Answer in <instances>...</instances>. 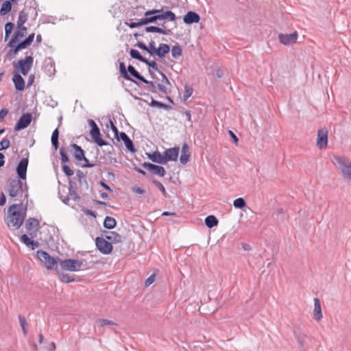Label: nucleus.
Wrapping results in <instances>:
<instances>
[{
  "mask_svg": "<svg viewBox=\"0 0 351 351\" xmlns=\"http://www.w3.org/2000/svg\"><path fill=\"white\" fill-rule=\"evenodd\" d=\"M200 17L199 14L193 11L188 12L184 16V22L186 24H192L198 23Z\"/></svg>",
  "mask_w": 351,
  "mask_h": 351,
  "instance_id": "nucleus-19",
  "label": "nucleus"
},
{
  "mask_svg": "<svg viewBox=\"0 0 351 351\" xmlns=\"http://www.w3.org/2000/svg\"><path fill=\"white\" fill-rule=\"evenodd\" d=\"M123 143H124L126 148L130 152L134 153V152H135L136 151L135 147H134V143H133L132 141L130 138H128L127 140H125Z\"/></svg>",
  "mask_w": 351,
  "mask_h": 351,
  "instance_id": "nucleus-43",
  "label": "nucleus"
},
{
  "mask_svg": "<svg viewBox=\"0 0 351 351\" xmlns=\"http://www.w3.org/2000/svg\"><path fill=\"white\" fill-rule=\"evenodd\" d=\"M26 215V206L23 204H14L8 208L5 222L9 228L19 229L23 225Z\"/></svg>",
  "mask_w": 351,
  "mask_h": 351,
  "instance_id": "nucleus-1",
  "label": "nucleus"
},
{
  "mask_svg": "<svg viewBox=\"0 0 351 351\" xmlns=\"http://www.w3.org/2000/svg\"><path fill=\"white\" fill-rule=\"evenodd\" d=\"M190 158V153H181V156L180 157V163L182 165L186 164Z\"/></svg>",
  "mask_w": 351,
  "mask_h": 351,
  "instance_id": "nucleus-46",
  "label": "nucleus"
},
{
  "mask_svg": "<svg viewBox=\"0 0 351 351\" xmlns=\"http://www.w3.org/2000/svg\"><path fill=\"white\" fill-rule=\"evenodd\" d=\"M105 239L110 243H120L122 237L115 232H109L105 235Z\"/></svg>",
  "mask_w": 351,
  "mask_h": 351,
  "instance_id": "nucleus-23",
  "label": "nucleus"
},
{
  "mask_svg": "<svg viewBox=\"0 0 351 351\" xmlns=\"http://www.w3.org/2000/svg\"><path fill=\"white\" fill-rule=\"evenodd\" d=\"M143 167L149 170L152 173L163 177L165 175V170L162 166L156 165L149 162H144Z\"/></svg>",
  "mask_w": 351,
  "mask_h": 351,
  "instance_id": "nucleus-16",
  "label": "nucleus"
},
{
  "mask_svg": "<svg viewBox=\"0 0 351 351\" xmlns=\"http://www.w3.org/2000/svg\"><path fill=\"white\" fill-rule=\"evenodd\" d=\"M82 160L84 162V164H82V167H93L95 166V164L90 163L88 160L84 156V158H82Z\"/></svg>",
  "mask_w": 351,
  "mask_h": 351,
  "instance_id": "nucleus-58",
  "label": "nucleus"
},
{
  "mask_svg": "<svg viewBox=\"0 0 351 351\" xmlns=\"http://www.w3.org/2000/svg\"><path fill=\"white\" fill-rule=\"evenodd\" d=\"M117 325L114 322L107 319H99L96 322V326L98 327H103L105 326H115Z\"/></svg>",
  "mask_w": 351,
  "mask_h": 351,
  "instance_id": "nucleus-37",
  "label": "nucleus"
},
{
  "mask_svg": "<svg viewBox=\"0 0 351 351\" xmlns=\"http://www.w3.org/2000/svg\"><path fill=\"white\" fill-rule=\"evenodd\" d=\"M14 25L12 22H8L5 25V29L12 32Z\"/></svg>",
  "mask_w": 351,
  "mask_h": 351,
  "instance_id": "nucleus-64",
  "label": "nucleus"
},
{
  "mask_svg": "<svg viewBox=\"0 0 351 351\" xmlns=\"http://www.w3.org/2000/svg\"><path fill=\"white\" fill-rule=\"evenodd\" d=\"M60 154L61 156V160L62 163H66L69 161V157L66 155V153L64 148H61L60 150Z\"/></svg>",
  "mask_w": 351,
  "mask_h": 351,
  "instance_id": "nucleus-49",
  "label": "nucleus"
},
{
  "mask_svg": "<svg viewBox=\"0 0 351 351\" xmlns=\"http://www.w3.org/2000/svg\"><path fill=\"white\" fill-rule=\"evenodd\" d=\"M35 37V34L34 33L29 34L23 41L21 42L23 45L26 48H27L33 42Z\"/></svg>",
  "mask_w": 351,
  "mask_h": 351,
  "instance_id": "nucleus-42",
  "label": "nucleus"
},
{
  "mask_svg": "<svg viewBox=\"0 0 351 351\" xmlns=\"http://www.w3.org/2000/svg\"><path fill=\"white\" fill-rule=\"evenodd\" d=\"M58 136H59L58 129L56 128L53 130L52 135H51V144L54 147L55 149H57L59 146Z\"/></svg>",
  "mask_w": 351,
  "mask_h": 351,
  "instance_id": "nucleus-36",
  "label": "nucleus"
},
{
  "mask_svg": "<svg viewBox=\"0 0 351 351\" xmlns=\"http://www.w3.org/2000/svg\"><path fill=\"white\" fill-rule=\"evenodd\" d=\"M12 81L15 88L17 90L22 91L25 88V80L19 73H15L12 77Z\"/></svg>",
  "mask_w": 351,
  "mask_h": 351,
  "instance_id": "nucleus-20",
  "label": "nucleus"
},
{
  "mask_svg": "<svg viewBox=\"0 0 351 351\" xmlns=\"http://www.w3.org/2000/svg\"><path fill=\"white\" fill-rule=\"evenodd\" d=\"M156 43L154 40H151L149 43V47H148V51L147 52L151 55V56H155V53L156 51Z\"/></svg>",
  "mask_w": 351,
  "mask_h": 351,
  "instance_id": "nucleus-44",
  "label": "nucleus"
},
{
  "mask_svg": "<svg viewBox=\"0 0 351 351\" xmlns=\"http://www.w3.org/2000/svg\"><path fill=\"white\" fill-rule=\"evenodd\" d=\"M28 18V14L22 10L19 12L18 20L16 22V31L14 33L13 38L10 40L8 44L9 47H13L14 43H18L22 38L27 34V28L24 26Z\"/></svg>",
  "mask_w": 351,
  "mask_h": 351,
  "instance_id": "nucleus-4",
  "label": "nucleus"
},
{
  "mask_svg": "<svg viewBox=\"0 0 351 351\" xmlns=\"http://www.w3.org/2000/svg\"><path fill=\"white\" fill-rule=\"evenodd\" d=\"M130 55L132 58L136 59L142 62H146V58L141 55L139 51L135 49H131Z\"/></svg>",
  "mask_w": 351,
  "mask_h": 351,
  "instance_id": "nucleus-34",
  "label": "nucleus"
},
{
  "mask_svg": "<svg viewBox=\"0 0 351 351\" xmlns=\"http://www.w3.org/2000/svg\"><path fill=\"white\" fill-rule=\"evenodd\" d=\"M144 63H145L149 67V72L152 77H154V73L153 71H156L158 73H159V71H160L158 69V66L156 61H154V60L149 61L146 58V62H144Z\"/></svg>",
  "mask_w": 351,
  "mask_h": 351,
  "instance_id": "nucleus-28",
  "label": "nucleus"
},
{
  "mask_svg": "<svg viewBox=\"0 0 351 351\" xmlns=\"http://www.w3.org/2000/svg\"><path fill=\"white\" fill-rule=\"evenodd\" d=\"M130 28H136L138 27H140L141 25H143V23H141V19L139 20L138 22H130L129 23H126Z\"/></svg>",
  "mask_w": 351,
  "mask_h": 351,
  "instance_id": "nucleus-54",
  "label": "nucleus"
},
{
  "mask_svg": "<svg viewBox=\"0 0 351 351\" xmlns=\"http://www.w3.org/2000/svg\"><path fill=\"white\" fill-rule=\"evenodd\" d=\"M28 162L29 160L27 158H23L17 165L16 171L19 179L26 181Z\"/></svg>",
  "mask_w": 351,
  "mask_h": 351,
  "instance_id": "nucleus-11",
  "label": "nucleus"
},
{
  "mask_svg": "<svg viewBox=\"0 0 351 351\" xmlns=\"http://www.w3.org/2000/svg\"><path fill=\"white\" fill-rule=\"evenodd\" d=\"M279 40L285 45H289L296 43L298 38V33L296 32L289 34H280L278 36Z\"/></svg>",
  "mask_w": 351,
  "mask_h": 351,
  "instance_id": "nucleus-15",
  "label": "nucleus"
},
{
  "mask_svg": "<svg viewBox=\"0 0 351 351\" xmlns=\"http://www.w3.org/2000/svg\"><path fill=\"white\" fill-rule=\"evenodd\" d=\"M60 265L64 270L75 271L80 269L82 263L78 260L66 259L61 261Z\"/></svg>",
  "mask_w": 351,
  "mask_h": 351,
  "instance_id": "nucleus-8",
  "label": "nucleus"
},
{
  "mask_svg": "<svg viewBox=\"0 0 351 351\" xmlns=\"http://www.w3.org/2000/svg\"><path fill=\"white\" fill-rule=\"evenodd\" d=\"M71 153L73 156L77 160V161H82V158H84V152L82 149L81 147L77 145V144H72L71 145Z\"/></svg>",
  "mask_w": 351,
  "mask_h": 351,
  "instance_id": "nucleus-18",
  "label": "nucleus"
},
{
  "mask_svg": "<svg viewBox=\"0 0 351 351\" xmlns=\"http://www.w3.org/2000/svg\"><path fill=\"white\" fill-rule=\"evenodd\" d=\"M34 58L31 56H26L23 59L18 61L17 65H14L15 69H19L23 75L28 74L33 66Z\"/></svg>",
  "mask_w": 351,
  "mask_h": 351,
  "instance_id": "nucleus-6",
  "label": "nucleus"
},
{
  "mask_svg": "<svg viewBox=\"0 0 351 351\" xmlns=\"http://www.w3.org/2000/svg\"><path fill=\"white\" fill-rule=\"evenodd\" d=\"M19 320L20 326L22 328L23 334H24V335H26L27 333V330L26 328V325H27L26 319L23 315H20L19 316Z\"/></svg>",
  "mask_w": 351,
  "mask_h": 351,
  "instance_id": "nucleus-41",
  "label": "nucleus"
},
{
  "mask_svg": "<svg viewBox=\"0 0 351 351\" xmlns=\"http://www.w3.org/2000/svg\"><path fill=\"white\" fill-rule=\"evenodd\" d=\"M8 193L11 197L24 196V198L28 197V186L26 181L21 179H13L10 181L8 186Z\"/></svg>",
  "mask_w": 351,
  "mask_h": 351,
  "instance_id": "nucleus-3",
  "label": "nucleus"
},
{
  "mask_svg": "<svg viewBox=\"0 0 351 351\" xmlns=\"http://www.w3.org/2000/svg\"><path fill=\"white\" fill-rule=\"evenodd\" d=\"M37 256L47 269H52L57 264V261L45 251L38 250L37 252Z\"/></svg>",
  "mask_w": 351,
  "mask_h": 351,
  "instance_id": "nucleus-9",
  "label": "nucleus"
},
{
  "mask_svg": "<svg viewBox=\"0 0 351 351\" xmlns=\"http://www.w3.org/2000/svg\"><path fill=\"white\" fill-rule=\"evenodd\" d=\"M12 10V3L10 1H5L1 9H0V15L4 16L6 14H8L9 12H10Z\"/></svg>",
  "mask_w": 351,
  "mask_h": 351,
  "instance_id": "nucleus-32",
  "label": "nucleus"
},
{
  "mask_svg": "<svg viewBox=\"0 0 351 351\" xmlns=\"http://www.w3.org/2000/svg\"><path fill=\"white\" fill-rule=\"evenodd\" d=\"M167 19L171 21H176V14L171 10L164 12L162 9H154L145 12V17L141 19V23L145 25L156 21Z\"/></svg>",
  "mask_w": 351,
  "mask_h": 351,
  "instance_id": "nucleus-2",
  "label": "nucleus"
},
{
  "mask_svg": "<svg viewBox=\"0 0 351 351\" xmlns=\"http://www.w3.org/2000/svg\"><path fill=\"white\" fill-rule=\"evenodd\" d=\"M170 51V47L167 44L160 43L159 47L156 49L155 55H157L159 58H163L167 53Z\"/></svg>",
  "mask_w": 351,
  "mask_h": 351,
  "instance_id": "nucleus-22",
  "label": "nucleus"
},
{
  "mask_svg": "<svg viewBox=\"0 0 351 351\" xmlns=\"http://www.w3.org/2000/svg\"><path fill=\"white\" fill-rule=\"evenodd\" d=\"M88 124L91 128L90 136L94 141L100 147L106 145L107 143L101 138L100 130L96 123L93 119H89Z\"/></svg>",
  "mask_w": 351,
  "mask_h": 351,
  "instance_id": "nucleus-7",
  "label": "nucleus"
},
{
  "mask_svg": "<svg viewBox=\"0 0 351 351\" xmlns=\"http://www.w3.org/2000/svg\"><path fill=\"white\" fill-rule=\"evenodd\" d=\"M133 191H134L135 193L140 194V195H142L145 193V190L143 188L139 187V186H135L133 189Z\"/></svg>",
  "mask_w": 351,
  "mask_h": 351,
  "instance_id": "nucleus-63",
  "label": "nucleus"
},
{
  "mask_svg": "<svg viewBox=\"0 0 351 351\" xmlns=\"http://www.w3.org/2000/svg\"><path fill=\"white\" fill-rule=\"evenodd\" d=\"M119 69H120V72H121V74L122 75V76L127 80H130V81H132V82H134L131 77H130V75L128 74V70L126 69L125 68V65L124 64V62H119Z\"/></svg>",
  "mask_w": 351,
  "mask_h": 351,
  "instance_id": "nucleus-35",
  "label": "nucleus"
},
{
  "mask_svg": "<svg viewBox=\"0 0 351 351\" xmlns=\"http://www.w3.org/2000/svg\"><path fill=\"white\" fill-rule=\"evenodd\" d=\"M69 195L75 200H78L80 199L79 195L77 192V187L75 186V183L71 180L69 182Z\"/></svg>",
  "mask_w": 351,
  "mask_h": 351,
  "instance_id": "nucleus-24",
  "label": "nucleus"
},
{
  "mask_svg": "<svg viewBox=\"0 0 351 351\" xmlns=\"http://www.w3.org/2000/svg\"><path fill=\"white\" fill-rule=\"evenodd\" d=\"M136 46H137L138 47L141 48V49H143V50H144V51H147H147H148V47H147L145 44H144L143 43L138 42V43H136Z\"/></svg>",
  "mask_w": 351,
  "mask_h": 351,
  "instance_id": "nucleus-61",
  "label": "nucleus"
},
{
  "mask_svg": "<svg viewBox=\"0 0 351 351\" xmlns=\"http://www.w3.org/2000/svg\"><path fill=\"white\" fill-rule=\"evenodd\" d=\"M193 90L190 88H185L184 94H183V98L184 100L186 101L192 95Z\"/></svg>",
  "mask_w": 351,
  "mask_h": 351,
  "instance_id": "nucleus-53",
  "label": "nucleus"
},
{
  "mask_svg": "<svg viewBox=\"0 0 351 351\" xmlns=\"http://www.w3.org/2000/svg\"><path fill=\"white\" fill-rule=\"evenodd\" d=\"M8 110L6 108H3L0 110V122H2L5 118V117L8 114Z\"/></svg>",
  "mask_w": 351,
  "mask_h": 351,
  "instance_id": "nucleus-57",
  "label": "nucleus"
},
{
  "mask_svg": "<svg viewBox=\"0 0 351 351\" xmlns=\"http://www.w3.org/2000/svg\"><path fill=\"white\" fill-rule=\"evenodd\" d=\"M10 146V140L8 138H5L0 142V151L9 148Z\"/></svg>",
  "mask_w": 351,
  "mask_h": 351,
  "instance_id": "nucleus-45",
  "label": "nucleus"
},
{
  "mask_svg": "<svg viewBox=\"0 0 351 351\" xmlns=\"http://www.w3.org/2000/svg\"><path fill=\"white\" fill-rule=\"evenodd\" d=\"M77 178L80 188L82 189L87 190L88 189V184L85 174L82 171L78 170L77 172Z\"/></svg>",
  "mask_w": 351,
  "mask_h": 351,
  "instance_id": "nucleus-21",
  "label": "nucleus"
},
{
  "mask_svg": "<svg viewBox=\"0 0 351 351\" xmlns=\"http://www.w3.org/2000/svg\"><path fill=\"white\" fill-rule=\"evenodd\" d=\"M39 225L38 221L35 218H29L25 223V228L27 231H30L32 228L37 227Z\"/></svg>",
  "mask_w": 351,
  "mask_h": 351,
  "instance_id": "nucleus-33",
  "label": "nucleus"
},
{
  "mask_svg": "<svg viewBox=\"0 0 351 351\" xmlns=\"http://www.w3.org/2000/svg\"><path fill=\"white\" fill-rule=\"evenodd\" d=\"M150 106L152 107H157V108H167L166 104H165L160 101H156L154 99H152Z\"/></svg>",
  "mask_w": 351,
  "mask_h": 351,
  "instance_id": "nucleus-48",
  "label": "nucleus"
},
{
  "mask_svg": "<svg viewBox=\"0 0 351 351\" xmlns=\"http://www.w3.org/2000/svg\"><path fill=\"white\" fill-rule=\"evenodd\" d=\"M149 158L154 162L159 164H165L163 154L160 153L159 152H154L152 154L149 155Z\"/></svg>",
  "mask_w": 351,
  "mask_h": 351,
  "instance_id": "nucleus-26",
  "label": "nucleus"
},
{
  "mask_svg": "<svg viewBox=\"0 0 351 351\" xmlns=\"http://www.w3.org/2000/svg\"><path fill=\"white\" fill-rule=\"evenodd\" d=\"M32 121V115L29 112L24 113L19 119L14 126L15 131H19L21 130L26 128Z\"/></svg>",
  "mask_w": 351,
  "mask_h": 351,
  "instance_id": "nucleus-12",
  "label": "nucleus"
},
{
  "mask_svg": "<svg viewBox=\"0 0 351 351\" xmlns=\"http://www.w3.org/2000/svg\"><path fill=\"white\" fill-rule=\"evenodd\" d=\"M218 222V219L214 215H208L205 219V224L209 228H212L217 226Z\"/></svg>",
  "mask_w": 351,
  "mask_h": 351,
  "instance_id": "nucleus-29",
  "label": "nucleus"
},
{
  "mask_svg": "<svg viewBox=\"0 0 351 351\" xmlns=\"http://www.w3.org/2000/svg\"><path fill=\"white\" fill-rule=\"evenodd\" d=\"M34 79H35L34 75L31 74L30 75H29L28 80H27V87H30L32 85V84L34 82Z\"/></svg>",
  "mask_w": 351,
  "mask_h": 351,
  "instance_id": "nucleus-62",
  "label": "nucleus"
},
{
  "mask_svg": "<svg viewBox=\"0 0 351 351\" xmlns=\"http://www.w3.org/2000/svg\"><path fill=\"white\" fill-rule=\"evenodd\" d=\"M21 241L27 247H31L32 250L38 247V243L31 240L26 234H23L21 237Z\"/></svg>",
  "mask_w": 351,
  "mask_h": 351,
  "instance_id": "nucleus-25",
  "label": "nucleus"
},
{
  "mask_svg": "<svg viewBox=\"0 0 351 351\" xmlns=\"http://www.w3.org/2000/svg\"><path fill=\"white\" fill-rule=\"evenodd\" d=\"M157 87L161 93H165V94H166L167 93V88H166V86L164 84H157Z\"/></svg>",
  "mask_w": 351,
  "mask_h": 351,
  "instance_id": "nucleus-59",
  "label": "nucleus"
},
{
  "mask_svg": "<svg viewBox=\"0 0 351 351\" xmlns=\"http://www.w3.org/2000/svg\"><path fill=\"white\" fill-rule=\"evenodd\" d=\"M179 147H175L166 149L163 153L165 164L169 161H176L179 155Z\"/></svg>",
  "mask_w": 351,
  "mask_h": 351,
  "instance_id": "nucleus-14",
  "label": "nucleus"
},
{
  "mask_svg": "<svg viewBox=\"0 0 351 351\" xmlns=\"http://www.w3.org/2000/svg\"><path fill=\"white\" fill-rule=\"evenodd\" d=\"M314 309L313 317L316 321H319L322 318V307L319 300L317 298H315L314 300Z\"/></svg>",
  "mask_w": 351,
  "mask_h": 351,
  "instance_id": "nucleus-17",
  "label": "nucleus"
},
{
  "mask_svg": "<svg viewBox=\"0 0 351 351\" xmlns=\"http://www.w3.org/2000/svg\"><path fill=\"white\" fill-rule=\"evenodd\" d=\"M62 170L67 176H71L74 173L73 171L71 170L70 167L65 164L62 165Z\"/></svg>",
  "mask_w": 351,
  "mask_h": 351,
  "instance_id": "nucleus-52",
  "label": "nucleus"
},
{
  "mask_svg": "<svg viewBox=\"0 0 351 351\" xmlns=\"http://www.w3.org/2000/svg\"><path fill=\"white\" fill-rule=\"evenodd\" d=\"M118 141H123V142L127 140L128 138H130L127 134L126 133L123 132H121L119 135V134H117V136H115Z\"/></svg>",
  "mask_w": 351,
  "mask_h": 351,
  "instance_id": "nucleus-55",
  "label": "nucleus"
},
{
  "mask_svg": "<svg viewBox=\"0 0 351 351\" xmlns=\"http://www.w3.org/2000/svg\"><path fill=\"white\" fill-rule=\"evenodd\" d=\"M153 183L163 193V195L165 196H167V192H166L165 188L164 187V186L162 185V184L161 182H160L158 180H154Z\"/></svg>",
  "mask_w": 351,
  "mask_h": 351,
  "instance_id": "nucleus-47",
  "label": "nucleus"
},
{
  "mask_svg": "<svg viewBox=\"0 0 351 351\" xmlns=\"http://www.w3.org/2000/svg\"><path fill=\"white\" fill-rule=\"evenodd\" d=\"M109 123L110 124V126H111V129L113 131V132L114 133V136H117V134L119 133V131H118V129L115 126V125L114 124V123L112 122V121L110 120L109 121Z\"/></svg>",
  "mask_w": 351,
  "mask_h": 351,
  "instance_id": "nucleus-60",
  "label": "nucleus"
},
{
  "mask_svg": "<svg viewBox=\"0 0 351 351\" xmlns=\"http://www.w3.org/2000/svg\"><path fill=\"white\" fill-rule=\"evenodd\" d=\"M155 281V274H153L145 280V285H151Z\"/></svg>",
  "mask_w": 351,
  "mask_h": 351,
  "instance_id": "nucleus-56",
  "label": "nucleus"
},
{
  "mask_svg": "<svg viewBox=\"0 0 351 351\" xmlns=\"http://www.w3.org/2000/svg\"><path fill=\"white\" fill-rule=\"evenodd\" d=\"M128 73H130L131 75L138 79L141 82L145 81V78L143 76H142L132 65H129L128 66Z\"/></svg>",
  "mask_w": 351,
  "mask_h": 351,
  "instance_id": "nucleus-30",
  "label": "nucleus"
},
{
  "mask_svg": "<svg viewBox=\"0 0 351 351\" xmlns=\"http://www.w3.org/2000/svg\"><path fill=\"white\" fill-rule=\"evenodd\" d=\"M146 32H154V33H160L162 34H169L170 30H167L162 27H156V26H148L145 29Z\"/></svg>",
  "mask_w": 351,
  "mask_h": 351,
  "instance_id": "nucleus-27",
  "label": "nucleus"
},
{
  "mask_svg": "<svg viewBox=\"0 0 351 351\" xmlns=\"http://www.w3.org/2000/svg\"><path fill=\"white\" fill-rule=\"evenodd\" d=\"M332 162L337 168L340 169L346 179L351 180V161L349 159L334 156Z\"/></svg>",
  "mask_w": 351,
  "mask_h": 351,
  "instance_id": "nucleus-5",
  "label": "nucleus"
},
{
  "mask_svg": "<svg viewBox=\"0 0 351 351\" xmlns=\"http://www.w3.org/2000/svg\"><path fill=\"white\" fill-rule=\"evenodd\" d=\"M10 50L9 51V54L16 55L19 51L25 49V47L21 43H19L18 45L14 43V46L13 47H10Z\"/></svg>",
  "mask_w": 351,
  "mask_h": 351,
  "instance_id": "nucleus-39",
  "label": "nucleus"
},
{
  "mask_svg": "<svg viewBox=\"0 0 351 351\" xmlns=\"http://www.w3.org/2000/svg\"><path fill=\"white\" fill-rule=\"evenodd\" d=\"M117 221L114 217L107 216L104 221V226L107 229H112L116 226Z\"/></svg>",
  "mask_w": 351,
  "mask_h": 351,
  "instance_id": "nucleus-31",
  "label": "nucleus"
},
{
  "mask_svg": "<svg viewBox=\"0 0 351 351\" xmlns=\"http://www.w3.org/2000/svg\"><path fill=\"white\" fill-rule=\"evenodd\" d=\"M172 56L175 59H178L182 55V49L179 45L173 46L171 49H170Z\"/></svg>",
  "mask_w": 351,
  "mask_h": 351,
  "instance_id": "nucleus-38",
  "label": "nucleus"
},
{
  "mask_svg": "<svg viewBox=\"0 0 351 351\" xmlns=\"http://www.w3.org/2000/svg\"><path fill=\"white\" fill-rule=\"evenodd\" d=\"M298 343L301 348L304 347L306 336L304 335H298L295 336Z\"/></svg>",
  "mask_w": 351,
  "mask_h": 351,
  "instance_id": "nucleus-51",
  "label": "nucleus"
},
{
  "mask_svg": "<svg viewBox=\"0 0 351 351\" xmlns=\"http://www.w3.org/2000/svg\"><path fill=\"white\" fill-rule=\"evenodd\" d=\"M143 83L146 84L147 85V88L151 90L152 92H156V87L157 84H156L155 82L148 81L145 79V81L143 82Z\"/></svg>",
  "mask_w": 351,
  "mask_h": 351,
  "instance_id": "nucleus-50",
  "label": "nucleus"
},
{
  "mask_svg": "<svg viewBox=\"0 0 351 351\" xmlns=\"http://www.w3.org/2000/svg\"><path fill=\"white\" fill-rule=\"evenodd\" d=\"M95 243L97 249L104 254H108L112 250V245L110 242L104 237H97Z\"/></svg>",
  "mask_w": 351,
  "mask_h": 351,
  "instance_id": "nucleus-10",
  "label": "nucleus"
},
{
  "mask_svg": "<svg viewBox=\"0 0 351 351\" xmlns=\"http://www.w3.org/2000/svg\"><path fill=\"white\" fill-rule=\"evenodd\" d=\"M233 206L237 208H243L246 206V203L243 198L239 197L234 200Z\"/></svg>",
  "mask_w": 351,
  "mask_h": 351,
  "instance_id": "nucleus-40",
  "label": "nucleus"
},
{
  "mask_svg": "<svg viewBox=\"0 0 351 351\" xmlns=\"http://www.w3.org/2000/svg\"><path fill=\"white\" fill-rule=\"evenodd\" d=\"M328 145V130L322 128L317 131L316 145L319 149H324Z\"/></svg>",
  "mask_w": 351,
  "mask_h": 351,
  "instance_id": "nucleus-13",
  "label": "nucleus"
}]
</instances>
